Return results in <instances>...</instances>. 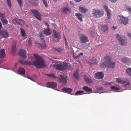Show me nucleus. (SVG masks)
Returning a JSON list of instances; mask_svg holds the SVG:
<instances>
[{"label": "nucleus", "instance_id": "obj_1", "mask_svg": "<svg viewBox=\"0 0 131 131\" xmlns=\"http://www.w3.org/2000/svg\"><path fill=\"white\" fill-rule=\"evenodd\" d=\"M19 54L24 59H20L19 60L20 62L22 64L32 65L37 68H41L45 66L44 60L37 55L34 54V58L32 56H30L29 58H31L32 59L31 61H24V60L27 57L26 51L24 49H21L19 51Z\"/></svg>", "mask_w": 131, "mask_h": 131}, {"label": "nucleus", "instance_id": "obj_2", "mask_svg": "<svg viewBox=\"0 0 131 131\" xmlns=\"http://www.w3.org/2000/svg\"><path fill=\"white\" fill-rule=\"evenodd\" d=\"M101 66L112 69L115 67V63L114 62H111L110 57L106 56L104 58V62L101 64Z\"/></svg>", "mask_w": 131, "mask_h": 131}, {"label": "nucleus", "instance_id": "obj_3", "mask_svg": "<svg viewBox=\"0 0 131 131\" xmlns=\"http://www.w3.org/2000/svg\"><path fill=\"white\" fill-rule=\"evenodd\" d=\"M56 67L57 69L61 71H64L66 70H70L72 69L71 66L68 63H63L57 65Z\"/></svg>", "mask_w": 131, "mask_h": 131}, {"label": "nucleus", "instance_id": "obj_4", "mask_svg": "<svg viewBox=\"0 0 131 131\" xmlns=\"http://www.w3.org/2000/svg\"><path fill=\"white\" fill-rule=\"evenodd\" d=\"M117 19L118 22L121 24L126 25L129 23V20L127 17L123 16H118Z\"/></svg>", "mask_w": 131, "mask_h": 131}, {"label": "nucleus", "instance_id": "obj_5", "mask_svg": "<svg viewBox=\"0 0 131 131\" xmlns=\"http://www.w3.org/2000/svg\"><path fill=\"white\" fill-rule=\"evenodd\" d=\"M116 39L119 41V43L122 45H126L127 42L125 38L121 35L117 34L116 35Z\"/></svg>", "mask_w": 131, "mask_h": 131}, {"label": "nucleus", "instance_id": "obj_6", "mask_svg": "<svg viewBox=\"0 0 131 131\" xmlns=\"http://www.w3.org/2000/svg\"><path fill=\"white\" fill-rule=\"evenodd\" d=\"M30 11L33 14V16L39 20L41 19V15L39 11L36 9L30 10Z\"/></svg>", "mask_w": 131, "mask_h": 131}, {"label": "nucleus", "instance_id": "obj_7", "mask_svg": "<svg viewBox=\"0 0 131 131\" xmlns=\"http://www.w3.org/2000/svg\"><path fill=\"white\" fill-rule=\"evenodd\" d=\"M60 34L56 30H53L52 37L53 38V40L55 42H58L60 39Z\"/></svg>", "mask_w": 131, "mask_h": 131}, {"label": "nucleus", "instance_id": "obj_8", "mask_svg": "<svg viewBox=\"0 0 131 131\" xmlns=\"http://www.w3.org/2000/svg\"><path fill=\"white\" fill-rule=\"evenodd\" d=\"M59 83H62V85L64 86L66 85L67 83V81L66 80V77H65L60 75L59 76Z\"/></svg>", "mask_w": 131, "mask_h": 131}, {"label": "nucleus", "instance_id": "obj_9", "mask_svg": "<svg viewBox=\"0 0 131 131\" xmlns=\"http://www.w3.org/2000/svg\"><path fill=\"white\" fill-rule=\"evenodd\" d=\"M12 21L13 23L15 24H19L21 25H23L25 24V22L24 21L22 20L16 18H14L12 19Z\"/></svg>", "mask_w": 131, "mask_h": 131}, {"label": "nucleus", "instance_id": "obj_10", "mask_svg": "<svg viewBox=\"0 0 131 131\" xmlns=\"http://www.w3.org/2000/svg\"><path fill=\"white\" fill-rule=\"evenodd\" d=\"M79 38L81 42L82 43H86L88 41V37L84 34L81 35Z\"/></svg>", "mask_w": 131, "mask_h": 131}, {"label": "nucleus", "instance_id": "obj_11", "mask_svg": "<svg viewBox=\"0 0 131 131\" xmlns=\"http://www.w3.org/2000/svg\"><path fill=\"white\" fill-rule=\"evenodd\" d=\"M46 85L47 87L53 88L57 87V84L54 82H51L47 83L46 84Z\"/></svg>", "mask_w": 131, "mask_h": 131}, {"label": "nucleus", "instance_id": "obj_12", "mask_svg": "<svg viewBox=\"0 0 131 131\" xmlns=\"http://www.w3.org/2000/svg\"><path fill=\"white\" fill-rule=\"evenodd\" d=\"M104 7L106 10V13L107 15V19L108 20H109L111 18L110 10L108 8L107 6V5H104Z\"/></svg>", "mask_w": 131, "mask_h": 131}, {"label": "nucleus", "instance_id": "obj_13", "mask_svg": "<svg viewBox=\"0 0 131 131\" xmlns=\"http://www.w3.org/2000/svg\"><path fill=\"white\" fill-rule=\"evenodd\" d=\"M101 29L104 32L107 33L108 31V29L107 25H103L101 26Z\"/></svg>", "mask_w": 131, "mask_h": 131}, {"label": "nucleus", "instance_id": "obj_14", "mask_svg": "<svg viewBox=\"0 0 131 131\" xmlns=\"http://www.w3.org/2000/svg\"><path fill=\"white\" fill-rule=\"evenodd\" d=\"M84 79L85 81L87 83L90 84L94 82V81L93 80L87 77L86 75H84Z\"/></svg>", "mask_w": 131, "mask_h": 131}, {"label": "nucleus", "instance_id": "obj_15", "mask_svg": "<svg viewBox=\"0 0 131 131\" xmlns=\"http://www.w3.org/2000/svg\"><path fill=\"white\" fill-rule=\"evenodd\" d=\"M122 61L124 63L128 64L131 63V59L127 57H124L121 59Z\"/></svg>", "mask_w": 131, "mask_h": 131}, {"label": "nucleus", "instance_id": "obj_16", "mask_svg": "<svg viewBox=\"0 0 131 131\" xmlns=\"http://www.w3.org/2000/svg\"><path fill=\"white\" fill-rule=\"evenodd\" d=\"M5 57V50L4 49H2L0 50V59H3Z\"/></svg>", "mask_w": 131, "mask_h": 131}, {"label": "nucleus", "instance_id": "obj_17", "mask_svg": "<svg viewBox=\"0 0 131 131\" xmlns=\"http://www.w3.org/2000/svg\"><path fill=\"white\" fill-rule=\"evenodd\" d=\"M62 90L63 92L68 93H70L72 91V89L70 88L63 87L62 88Z\"/></svg>", "mask_w": 131, "mask_h": 131}, {"label": "nucleus", "instance_id": "obj_18", "mask_svg": "<svg viewBox=\"0 0 131 131\" xmlns=\"http://www.w3.org/2000/svg\"><path fill=\"white\" fill-rule=\"evenodd\" d=\"M75 15L77 18L81 22L83 21V15L79 13H75Z\"/></svg>", "mask_w": 131, "mask_h": 131}, {"label": "nucleus", "instance_id": "obj_19", "mask_svg": "<svg viewBox=\"0 0 131 131\" xmlns=\"http://www.w3.org/2000/svg\"><path fill=\"white\" fill-rule=\"evenodd\" d=\"M18 71L22 75H24L25 74V70L23 68L19 67L18 69Z\"/></svg>", "mask_w": 131, "mask_h": 131}, {"label": "nucleus", "instance_id": "obj_20", "mask_svg": "<svg viewBox=\"0 0 131 131\" xmlns=\"http://www.w3.org/2000/svg\"><path fill=\"white\" fill-rule=\"evenodd\" d=\"M44 34L46 35H50L51 32L50 29L48 28L47 29H45L43 30Z\"/></svg>", "mask_w": 131, "mask_h": 131}, {"label": "nucleus", "instance_id": "obj_21", "mask_svg": "<svg viewBox=\"0 0 131 131\" xmlns=\"http://www.w3.org/2000/svg\"><path fill=\"white\" fill-rule=\"evenodd\" d=\"M79 10L80 11L83 13H85L88 11V9L83 7H80Z\"/></svg>", "mask_w": 131, "mask_h": 131}, {"label": "nucleus", "instance_id": "obj_22", "mask_svg": "<svg viewBox=\"0 0 131 131\" xmlns=\"http://www.w3.org/2000/svg\"><path fill=\"white\" fill-rule=\"evenodd\" d=\"M82 89L86 92H91L92 91V90L91 88L86 86L83 87Z\"/></svg>", "mask_w": 131, "mask_h": 131}, {"label": "nucleus", "instance_id": "obj_23", "mask_svg": "<svg viewBox=\"0 0 131 131\" xmlns=\"http://www.w3.org/2000/svg\"><path fill=\"white\" fill-rule=\"evenodd\" d=\"M92 13L93 15L96 17H97L98 15V10L95 9H93Z\"/></svg>", "mask_w": 131, "mask_h": 131}, {"label": "nucleus", "instance_id": "obj_24", "mask_svg": "<svg viewBox=\"0 0 131 131\" xmlns=\"http://www.w3.org/2000/svg\"><path fill=\"white\" fill-rule=\"evenodd\" d=\"M16 51L15 45H14L12 47V53L13 55H15V53Z\"/></svg>", "mask_w": 131, "mask_h": 131}, {"label": "nucleus", "instance_id": "obj_25", "mask_svg": "<svg viewBox=\"0 0 131 131\" xmlns=\"http://www.w3.org/2000/svg\"><path fill=\"white\" fill-rule=\"evenodd\" d=\"M54 51H57L58 52L61 53L63 51V49L60 48H54Z\"/></svg>", "mask_w": 131, "mask_h": 131}, {"label": "nucleus", "instance_id": "obj_26", "mask_svg": "<svg viewBox=\"0 0 131 131\" xmlns=\"http://www.w3.org/2000/svg\"><path fill=\"white\" fill-rule=\"evenodd\" d=\"M101 82H102V84L104 85H106L107 86H110L111 85L112 83V82H105L103 80L101 81Z\"/></svg>", "mask_w": 131, "mask_h": 131}, {"label": "nucleus", "instance_id": "obj_27", "mask_svg": "<svg viewBox=\"0 0 131 131\" xmlns=\"http://www.w3.org/2000/svg\"><path fill=\"white\" fill-rule=\"evenodd\" d=\"M73 76L76 79L78 80L79 79V72L78 71H76L74 73Z\"/></svg>", "mask_w": 131, "mask_h": 131}, {"label": "nucleus", "instance_id": "obj_28", "mask_svg": "<svg viewBox=\"0 0 131 131\" xmlns=\"http://www.w3.org/2000/svg\"><path fill=\"white\" fill-rule=\"evenodd\" d=\"M91 65L93 64H97L96 61L95 59H93L91 61H90L88 62Z\"/></svg>", "mask_w": 131, "mask_h": 131}, {"label": "nucleus", "instance_id": "obj_29", "mask_svg": "<svg viewBox=\"0 0 131 131\" xmlns=\"http://www.w3.org/2000/svg\"><path fill=\"white\" fill-rule=\"evenodd\" d=\"M84 93V91H78L75 93V95H80Z\"/></svg>", "mask_w": 131, "mask_h": 131}, {"label": "nucleus", "instance_id": "obj_30", "mask_svg": "<svg viewBox=\"0 0 131 131\" xmlns=\"http://www.w3.org/2000/svg\"><path fill=\"white\" fill-rule=\"evenodd\" d=\"M104 75V73L102 72H99V79H102Z\"/></svg>", "mask_w": 131, "mask_h": 131}, {"label": "nucleus", "instance_id": "obj_31", "mask_svg": "<svg viewBox=\"0 0 131 131\" xmlns=\"http://www.w3.org/2000/svg\"><path fill=\"white\" fill-rule=\"evenodd\" d=\"M63 10L65 13H67L68 12H70V9L67 7H65L63 8Z\"/></svg>", "mask_w": 131, "mask_h": 131}, {"label": "nucleus", "instance_id": "obj_32", "mask_svg": "<svg viewBox=\"0 0 131 131\" xmlns=\"http://www.w3.org/2000/svg\"><path fill=\"white\" fill-rule=\"evenodd\" d=\"M21 33V34L23 37H25L26 35V33L25 30L22 28H20Z\"/></svg>", "mask_w": 131, "mask_h": 131}, {"label": "nucleus", "instance_id": "obj_33", "mask_svg": "<svg viewBox=\"0 0 131 131\" xmlns=\"http://www.w3.org/2000/svg\"><path fill=\"white\" fill-rule=\"evenodd\" d=\"M39 36L40 37L43 43H44V41L43 40L44 36H43V34L42 32H41L40 33Z\"/></svg>", "mask_w": 131, "mask_h": 131}, {"label": "nucleus", "instance_id": "obj_34", "mask_svg": "<svg viewBox=\"0 0 131 131\" xmlns=\"http://www.w3.org/2000/svg\"><path fill=\"white\" fill-rule=\"evenodd\" d=\"M126 72L129 75L131 76V68H128L127 69Z\"/></svg>", "mask_w": 131, "mask_h": 131}, {"label": "nucleus", "instance_id": "obj_35", "mask_svg": "<svg viewBox=\"0 0 131 131\" xmlns=\"http://www.w3.org/2000/svg\"><path fill=\"white\" fill-rule=\"evenodd\" d=\"M2 23L3 24L5 25L7 24L8 21L7 20H6L5 18L1 20Z\"/></svg>", "mask_w": 131, "mask_h": 131}, {"label": "nucleus", "instance_id": "obj_36", "mask_svg": "<svg viewBox=\"0 0 131 131\" xmlns=\"http://www.w3.org/2000/svg\"><path fill=\"white\" fill-rule=\"evenodd\" d=\"M5 14L4 13H2L0 12V17L1 20L5 18Z\"/></svg>", "mask_w": 131, "mask_h": 131}, {"label": "nucleus", "instance_id": "obj_37", "mask_svg": "<svg viewBox=\"0 0 131 131\" xmlns=\"http://www.w3.org/2000/svg\"><path fill=\"white\" fill-rule=\"evenodd\" d=\"M104 14V12L103 11L99 10V17L102 16Z\"/></svg>", "mask_w": 131, "mask_h": 131}, {"label": "nucleus", "instance_id": "obj_38", "mask_svg": "<svg viewBox=\"0 0 131 131\" xmlns=\"http://www.w3.org/2000/svg\"><path fill=\"white\" fill-rule=\"evenodd\" d=\"M47 1V0H42L43 3L46 7H47L48 6Z\"/></svg>", "mask_w": 131, "mask_h": 131}, {"label": "nucleus", "instance_id": "obj_39", "mask_svg": "<svg viewBox=\"0 0 131 131\" xmlns=\"http://www.w3.org/2000/svg\"><path fill=\"white\" fill-rule=\"evenodd\" d=\"M111 89L112 90H119V89L117 88L116 87L114 86H112L111 87Z\"/></svg>", "mask_w": 131, "mask_h": 131}, {"label": "nucleus", "instance_id": "obj_40", "mask_svg": "<svg viewBox=\"0 0 131 131\" xmlns=\"http://www.w3.org/2000/svg\"><path fill=\"white\" fill-rule=\"evenodd\" d=\"M117 82L118 83H125L124 82H123L121 80L120 78H117L116 80Z\"/></svg>", "mask_w": 131, "mask_h": 131}, {"label": "nucleus", "instance_id": "obj_41", "mask_svg": "<svg viewBox=\"0 0 131 131\" xmlns=\"http://www.w3.org/2000/svg\"><path fill=\"white\" fill-rule=\"evenodd\" d=\"M38 46L39 47L40 46H41V48H45L46 45L45 43H43V45H41V44L39 43V44Z\"/></svg>", "mask_w": 131, "mask_h": 131}, {"label": "nucleus", "instance_id": "obj_42", "mask_svg": "<svg viewBox=\"0 0 131 131\" xmlns=\"http://www.w3.org/2000/svg\"><path fill=\"white\" fill-rule=\"evenodd\" d=\"M8 6L10 8L11 7V2L10 0H6Z\"/></svg>", "mask_w": 131, "mask_h": 131}, {"label": "nucleus", "instance_id": "obj_43", "mask_svg": "<svg viewBox=\"0 0 131 131\" xmlns=\"http://www.w3.org/2000/svg\"><path fill=\"white\" fill-rule=\"evenodd\" d=\"M80 55L83 56V53H80L79 54V55L78 56H74V57L75 58H76V59H77L79 57V56Z\"/></svg>", "mask_w": 131, "mask_h": 131}, {"label": "nucleus", "instance_id": "obj_44", "mask_svg": "<svg viewBox=\"0 0 131 131\" xmlns=\"http://www.w3.org/2000/svg\"><path fill=\"white\" fill-rule=\"evenodd\" d=\"M48 76L50 77H52L53 78H56V77L55 75L53 74H50L48 75Z\"/></svg>", "mask_w": 131, "mask_h": 131}, {"label": "nucleus", "instance_id": "obj_45", "mask_svg": "<svg viewBox=\"0 0 131 131\" xmlns=\"http://www.w3.org/2000/svg\"><path fill=\"white\" fill-rule=\"evenodd\" d=\"M17 1H18L20 6H21L22 4L21 0H17Z\"/></svg>", "mask_w": 131, "mask_h": 131}, {"label": "nucleus", "instance_id": "obj_46", "mask_svg": "<svg viewBox=\"0 0 131 131\" xmlns=\"http://www.w3.org/2000/svg\"><path fill=\"white\" fill-rule=\"evenodd\" d=\"M128 11H130L131 13V7L129 6H127L126 7Z\"/></svg>", "mask_w": 131, "mask_h": 131}, {"label": "nucleus", "instance_id": "obj_47", "mask_svg": "<svg viewBox=\"0 0 131 131\" xmlns=\"http://www.w3.org/2000/svg\"><path fill=\"white\" fill-rule=\"evenodd\" d=\"M95 77L96 79H98V72L96 73L95 75Z\"/></svg>", "mask_w": 131, "mask_h": 131}, {"label": "nucleus", "instance_id": "obj_48", "mask_svg": "<svg viewBox=\"0 0 131 131\" xmlns=\"http://www.w3.org/2000/svg\"><path fill=\"white\" fill-rule=\"evenodd\" d=\"M130 83L129 82L127 83L125 85H124V86H126V87H128L129 86Z\"/></svg>", "mask_w": 131, "mask_h": 131}, {"label": "nucleus", "instance_id": "obj_49", "mask_svg": "<svg viewBox=\"0 0 131 131\" xmlns=\"http://www.w3.org/2000/svg\"><path fill=\"white\" fill-rule=\"evenodd\" d=\"M32 44L30 38L28 40V45H32Z\"/></svg>", "mask_w": 131, "mask_h": 131}, {"label": "nucleus", "instance_id": "obj_50", "mask_svg": "<svg viewBox=\"0 0 131 131\" xmlns=\"http://www.w3.org/2000/svg\"><path fill=\"white\" fill-rule=\"evenodd\" d=\"M44 23L47 26V27L48 28L49 26V25H48V23L46 22V21Z\"/></svg>", "mask_w": 131, "mask_h": 131}, {"label": "nucleus", "instance_id": "obj_51", "mask_svg": "<svg viewBox=\"0 0 131 131\" xmlns=\"http://www.w3.org/2000/svg\"><path fill=\"white\" fill-rule=\"evenodd\" d=\"M110 1L113 3H115L117 2L118 0H109Z\"/></svg>", "mask_w": 131, "mask_h": 131}, {"label": "nucleus", "instance_id": "obj_52", "mask_svg": "<svg viewBox=\"0 0 131 131\" xmlns=\"http://www.w3.org/2000/svg\"><path fill=\"white\" fill-rule=\"evenodd\" d=\"M33 4L35 5V6H37L38 5V3L37 2H35L33 3Z\"/></svg>", "mask_w": 131, "mask_h": 131}, {"label": "nucleus", "instance_id": "obj_53", "mask_svg": "<svg viewBox=\"0 0 131 131\" xmlns=\"http://www.w3.org/2000/svg\"><path fill=\"white\" fill-rule=\"evenodd\" d=\"M128 36H129L130 38H131V33H128Z\"/></svg>", "mask_w": 131, "mask_h": 131}, {"label": "nucleus", "instance_id": "obj_54", "mask_svg": "<svg viewBox=\"0 0 131 131\" xmlns=\"http://www.w3.org/2000/svg\"><path fill=\"white\" fill-rule=\"evenodd\" d=\"M27 78L31 80H32V81H33V79H32V78H30V77H29V76H27Z\"/></svg>", "mask_w": 131, "mask_h": 131}, {"label": "nucleus", "instance_id": "obj_55", "mask_svg": "<svg viewBox=\"0 0 131 131\" xmlns=\"http://www.w3.org/2000/svg\"><path fill=\"white\" fill-rule=\"evenodd\" d=\"M77 2H80L82 0H75Z\"/></svg>", "mask_w": 131, "mask_h": 131}, {"label": "nucleus", "instance_id": "obj_56", "mask_svg": "<svg viewBox=\"0 0 131 131\" xmlns=\"http://www.w3.org/2000/svg\"><path fill=\"white\" fill-rule=\"evenodd\" d=\"M1 62H3V61H4V60H2V59H1ZM1 63V61H0V63Z\"/></svg>", "mask_w": 131, "mask_h": 131}, {"label": "nucleus", "instance_id": "obj_57", "mask_svg": "<svg viewBox=\"0 0 131 131\" xmlns=\"http://www.w3.org/2000/svg\"><path fill=\"white\" fill-rule=\"evenodd\" d=\"M65 41L66 42H67V40H66V38H65Z\"/></svg>", "mask_w": 131, "mask_h": 131}, {"label": "nucleus", "instance_id": "obj_58", "mask_svg": "<svg viewBox=\"0 0 131 131\" xmlns=\"http://www.w3.org/2000/svg\"><path fill=\"white\" fill-rule=\"evenodd\" d=\"M66 45L67 46L68 45V43L67 42H66Z\"/></svg>", "mask_w": 131, "mask_h": 131}, {"label": "nucleus", "instance_id": "obj_59", "mask_svg": "<svg viewBox=\"0 0 131 131\" xmlns=\"http://www.w3.org/2000/svg\"><path fill=\"white\" fill-rule=\"evenodd\" d=\"M113 28L114 29H116L115 27H114V26H113Z\"/></svg>", "mask_w": 131, "mask_h": 131}, {"label": "nucleus", "instance_id": "obj_60", "mask_svg": "<svg viewBox=\"0 0 131 131\" xmlns=\"http://www.w3.org/2000/svg\"><path fill=\"white\" fill-rule=\"evenodd\" d=\"M53 1L55 2H57V0H53Z\"/></svg>", "mask_w": 131, "mask_h": 131}, {"label": "nucleus", "instance_id": "obj_61", "mask_svg": "<svg viewBox=\"0 0 131 131\" xmlns=\"http://www.w3.org/2000/svg\"><path fill=\"white\" fill-rule=\"evenodd\" d=\"M101 89V88H99V90H100V89Z\"/></svg>", "mask_w": 131, "mask_h": 131}]
</instances>
